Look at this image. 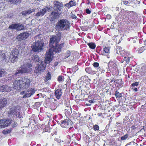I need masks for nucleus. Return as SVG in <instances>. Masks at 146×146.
<instances>
[{
  "mask_svg": "<svg viewBox=\"0 0 146 146\" xmlns=\"http://www.w3.org/2000/svg\"><path fill=\"white\" fill-rule=\"evenodd\" d=\"M31 81L27 77L21 78L15 80L13 83V88L15 89H25L30 85Z\"/></svg>",
  "mask_w": 146,
  "mask_h": 146,
  "instance_id": "f257e3e1",
  "label": "nucleus"
},
{
  "mask_svg": "<svg viewBox=\"0 0 146 146\" xmlns=\"http://www.w3.org/2000/svg\"><path fill=\"white\" fill-rule=\"evenodd\" d=\"M52 52L50 54L49 53H46V56H45V62L44 61L40 62L36 66L35 70V72L36 74H39L41 72H42L45 70L46 67V64H48L52 61Z\"/></svg>",
  "mask_w": 146,
  "mask_h": 146,
  "instance_id": "f03ea898",
  "label": "nucleus"
},
{
  "mask_svg": "<svg viewBox=\"0 0 146 146\" xmlns=\"http://www.w3.org/2000/svg\"><path fill=\"white\" fill-rule=\"evenodd\" d=\"M70 23L66 19H62L58 22L56 26V30L62 31L67 30L70 27Z\"/></svg>",
  "mask_w": 146,
  "mask_h": 146,
  "instance_id": "7ed1b4c3",
  "label": "nucleus"
},
{
  "mask_svg": "<svg viewBox=\"0 0 146 146\" xmlns=\"http://www.w3.org/2000/svg\"><path fill=\"white\" fill-rule=\"evenodd\" d=\"M44 43L42 41H37L33 43L32 45L31 48L32 50L34 52H39L42 50V47Z\"/></svg>",
  "mask_w": 146,
  "mask_h": 146,
  "instance_id": "20e7f679",
  "label": "nucleus"
},
{
  "mask_svg": "<svg viewBox=\"0 0 146 146\" xmlns=\"http://www.w3.org/2000/svg\"><path fill=\"white\" fill-rule=\"evenodd\" d=\"M19 54V51L18 50L13 49L10 54L9 59H11V61L14 63L17 60V58Z\"/></svg>",
  "mask_w": 146,
  "mask_h": 146,
  "instance_id": "39448f33",
  "label": "nucleus"
},
{
  "mask_svg": "<svg viewBox=\"0 0 146 146\" xmlns=\"http://www.w3.org/2000/svg\"><path fill=\"white\" fill-rule=\"evenodd\" d=\"M64 43H62L61 44H56L55 48L52 47H51L49 49V50L48 52H46V53L48 52L50 54V53L52 52V58L53 54V51L56 53L60 52L61 51L62 48L64 46Z\"/></svg>",
  "mask_w": 146,
  "mask_h": 146,
  "instance_id": "423d86ee",
  "label": "nucleus"
},
{
  "mask_svg": "<svg viewBox=\"0 0 146 146\" xmlns=\"http://www.w3.org/2000/svg\"><path fill=\"white\" fill-rule=\"evenodd\" d=\"M54 9L57 11V12L55 13L57 15L60 14L62 12V4L57 1H55L54 2Z\"/></svg>",
  "mask_w": 146,
  "mask_h": 146,
  "instance_id": "0eeeda50",
  "label": "nucleus"
},
{
  "mask_svg": "<svg viewBox=\"0 0 146 146\" xmlns=\"http://www.w3.org/2000/svg\"><path fill=\"white\" fill-rule=\"evenodd\" d=\"M35 91L36 90L35 89L31 88L28 90L26 92H22L20 93V94L21 95L24 94L23 98H26L30 97L31 95L34 94Z\"/></svg>",
  "mask_w": 146,
  "mask_h": 146,
  "instance_id": "6e6552de",
  "label": "nucleus"
},
{
  "mask_svg": "<svg viewBox=\"0 0 146 146\" xmlns=\"http://www.w3.org/2000/svg\"><path fill=\"white\" fill-rule=\"evenodd\" d=\"M50 7H46L40 10L37 13L35 16L37 17H41L43 16L45 13L47 12H49Z\"/></svg>",
  "mask_w": 146,
  "mask_h": 146,
  "instance_id": "1a4fd4ad",
  "label": "nucleus"
},
{
  "mask_svg": "<svg viewBox=\"0 0 146 146\" xmlns=\"http://www.w3.org/2000/svg\"><path fill=\"white\" fill-rule=\"evenodd\" d=\"M61 38V34L60 33L58 34V35L56 36H53L50 39V42L49 44L50 47H52V44L55 42H56V43L59 42Z\"/></svg>",
  "mask_w": 146,
  "mask_h": 146,
  "instance_id": "9d476101",
  "label": "nucleus"
},
{
  "mask_svg": "<svg viewBox=\"0 0 146 146\" xmlns=\"http://www.w3.org/2000/svg\"><path fill=\"white\" fill-rule=\"evenodd\" d=\"M29 36V34L28 32H25L21 33L18 35L17 38L19 41L26 39Z\"/></svg>",
  "mask_w": 146,
  "mask_h": 146,
  "instance_id": "9b49d317",
  "label": "nucleus"
},
{
  "mask_svg": "<svg viewBox=\"0 0 146 146\" xmlns=\"http://www.w3.org/2000/svg\"><path fill=\"white\" fill-rule=\"evenodd\" d=\"M30 65L28 67V68L27 70H24V68H23L22 69V70H21V68H20L19 69L17 70V71L16 72V73L15 74V75L16 76H19L21 75L23 73H28L29 72L30 70Z\"/></svg>",
  "mask_w": 146,
  "mask_h": 146,
  "instance_id": "f8f14e48",
  "label": "nucleus"
},
{
  "mask_svg": "<svg viewBox=\"0 0 146 146\" xmlns=\"http://www.w3.org/2000/svg\"><path fill=\"white\" fill-rule=\"evenodd\" d=\"M23 26L19 24H12L9 27V28L10 29H16L17 30H21L23 29Z\"/></svg>",
  "mask_w": 146,
  "mask_h": 146,
  "instance_id": "ddd939ff",
  "label": "nucleus"
},
{
  "mask_svg": "<svg viewBox=\"0 0 146 146\" xmlns=\"http://www.w3.org/2000/svg\"><path fill=\"white\" fill-rule=\"evenodd\" d=\"M103 48V51L102 54V55L108 56L110 53V47L104 46Z\"/></svg>",
  "mask_w": 146,
  "mask_h": 146,
  "instance_id": "4468645a",
  "label": "nucleus"
},
{
  "mask_svg": "<svg viewBox=\"0 0 146 146\" xmlns=\"http://www.w3.org/2000/svg\"><path fill=\"white\" fill-rule=\"evenodd\" d=\"M7 103L6 99L3 98L0 100V110L5 106Z\"/></svg>",
  "mask_w": 146,
  "mask_h": 146,
  "instance_id": "2eb2a0df",
  "label": "nucleus"
},
{
  "mask_svg": "<svg viewBox=\"0 0 146 146\" xmlns=\"http://www.w3.org/2000/svg\"><path fill=\"white\" fill-rule=\"evenodd\" d=\"M35 8H33L27 10L23 11L22 12V14L23 15H28L31 13L32 12H35Z\"/></svg>",
  "mask_w": 146,
  "mask_h": 146,
  "instance_id": "dca6fc26",
  "label": "nucleus"
},
{
  "mask_svg": "<svg viewBox=\"0 0 146 146\" xmlns=\"http://www.w3.org/2000/svg\"><path fill=\"white\" fill-rule=\"evenodd\" d=\"M12 121L9 119L5 120L3 119V128H5L8 126L11 123H12Z\"/></svg>",
  "mask_w": 146,
  "mask_h": 146,
  "instance_id": "f3484780",
  "label": "nucleus"
},
{
  "mask_svg": "<svg viewBox=\"0 0 146 146\" xmlns=\"http://www.w3.org/2000/svg\"><path fill=\"white\" fill-rule=\"evenodd\" d=\"M69 123L68 120L61 121L60 125L63 127L68 128L69 127Z\"/></svg>",
  "mask_w": 146,
  "mask_h": 146,
  "instance_id": "a211bd4d",
  "label": "nucleus"
},
{
  "mask_svg": "<svg viewBox=\"0 0 146 146\" xmlns=\"http://www.w3.org/2000/svg\"><path fill=\"white\" fill-rule=\"evenodd\" d=\"M32 59L34 61L36 62H38V63L41 61H44V60H42L40 58H39L38 56L36 54H34L33 57H32Z\"/></svg>",
  "mask_w": 146,
  "mask_h": 146,
  "instance_id": "6ab92c4d",
  "label": "nucleus"
},
{
  "mask_svg": "<svg viewBox=\"0 0 146 146\" xmlns=\"http://www.w3.org/2000/svg\"><path fill=\"white\" fill-rule=\"evenodd\" d=\"M62 94V93L60 90H57L55 91V95L56 98L58 99H59L60 98Z\"/></svg>",
  "mask_w": 146,
  "mask_h": 146,
  "instance_id": "aec40b11",
  "label": "nucleus"
},
{
  "mask_svg": "<svg viewBox=\"0 0 146 146\" xmlns=\"http://www.w3.org/2000/svg\"><path fill=\"white\" fill-rule=\"evenodd\" d=\"M75 3L72 1H70L68 3H67L65 5L66 7L69 8L73 6H75Z\"/></svg>",
  "mask_w": 146,
  "mask_h": 146,
  "instance_id": "412c9836",
  "label": "nucleus"
},
{
  "mask_svg": "<svg viewBox=\"0 0 146 146\" xmlns=\"http://www.w3.org/2000/svg\"><path fill=\"white\" fill-rule=\"evenodd\" d=\"M17 109H15V108L13 107H12L9 110V113L10 114H15L16 113V110Z\"/></svg>",
  "mask_w": 146,
  "mask_h": 146,
  "instance_id": "4be33fe9",
  "label": "nucleus"
},
{
  "mask_svg": "<svg viewBox=\"0 0 146 146\" xmlns=\"http://www.w3.org/2000/svg\"><path fill=\"white\" fill-rule=\"evenodd\" d=\"M11 3L17 4L19 3L21 1V0H8Z\"/></svg>",
  "mask_w": 146,
  "mask_h": 146,
  "instance_id": "5701e85b",
  "label": "nucleus"
},
{
  "mask_svg": "<svg viewBox=\"0 0 146 146\" xmlns=\"http://www.w3.org/2000/svg\"><path fill=\"white\" fill-rule=\"evenodd\" d=\"M97 71L96 70H93L92 71V73L93 74H96L97 73V72H98L99 73H102V72L101 71V69L100 68V67H98L96 69Z\"/></svg>",
  "mask_w": 146,
  "mask_h": 146,
  "instance_id": "b1692460",
  "label": "nucleus"
},
{
  "mask_svg": "<svg viewBox=\"0 0 146 146\" xmlns=\"http://www.w3.org/2000/svg\"><path fill=\"white\" fill-rule=\"evenodd\" d=\"M16 110V115L17 117H18L19 118H20L21 117V114L20 113V110L19 109H17Z\"/></svg>",
  "mask_w": 146,
  "mask_h": 146,
  "instance_id": "393cba45",
  "label": "nucleus"
},
{
  "mask_svg": "<svg viewBox=\"0 0 146 146\" xmlns=\"http://www.w3.org/2000/svg\"><path fill=\"white\" fill-rule=\"evenodd\" d=\"M5 86V92H9L12 90L13 88L12 87H10V86L8 85Z\"/></svg>",
  "mask_w": 146,
  "mask_h": 146,
  "instance_id": "a878e982",
  "label": "nucleus"
},
{
  "mask_svg": "<svg viewBox=\"0 0 146 146\" xmlns=\"http://www.w3.org/2000/svg\"><path fill=\"white\" fill-rule=\"evenodd\" d=\"M29 65H30V71H29V72H30V70H31V68H30V67H31V64H28L27 65H24V66H23L21 68H20L21 70H22V69L23 68H24V70H27V69H28V67L29 66Z\"/></svg>",
  "mask_w": 146,
  "mask_h": 146,
  "instance_id": "bb28decb",
  "label": "nucleus"
},
{
  "mask_svg": "<svg viewBox=\"0 0 146 146\" xmlns=\"http://www.w3.org/2000/svg\"><path fill=\"white\" fill-rule=\"evenodd\" d=\"M70 55V52L69 51H67L64 54V58H68Z\"/></svg>",
  "mask_w": 146,
  "mask_h": 146,
  "instance_id": "cd10ccee",
  "label": "nucleus"
},
{
  "mask_svg": "<svg viewBox=\"0 0 146 146\" xmlns=\"http://www.w3.org/2000/svg\"><path fill=\"white\" fill-rule=\"evenodd\" d=\"M5 74V72L3 69H1L0 70V77L3 76Z\"/></svg>",
  "mask_w": 146,
  "mask_h": 146,
  "instance_id": "c85d7f7f",
  "label": "nucleus"
},
{
  "mask_svg": "<svg viewBox=\"0 0 146 146\" xmlns=\"http://www.w3.org/2000/svg\"><path fill=\"white\" fill-rule=\"evenodd\" d=\"M51 75L50 73L48 72L46 75L45 80L47 81L50 79Z\"/></svg>",
  "mask_w": 146,
  "mask_h": 146,
  "instance_id": "c756f323",
  "label": "nucleus"
},
{
  "mask_svg": "<svg viewBox=\"0 0 146 146\" xmlns=\"http://www.w3.org/2000/svg\"><path fill=\"white\" fill-rule=\"evenodd\" d=\"M88 46L92 49H94L96 47L95 44L93 43H90L88 44Z\"/></svg>",
  "mask_w": 146,
  "mask_h": 146,
  "instance_id": "7c9ffc66",
  "label": "nucleus"
},
{
  "mask_svg": "<svg viewBox=\"0 0 146 146\" xmlns=\"http://www.w3.org/2000/svg\"><path fill=\"white\" fill-rule=\"evenodd\" d=\"M5 91V86L3 85L0 87V91L3 92H6Z\"/></svg>",
  "mask_w": 146,
  "mask_h": 146,
  "instance_id": "2f4dec72",
  "label": "nucleus"
},
{
  "mask_svg": "<svg viewBox=\"0 0 146 146\" xmlns=\"http://www.w3.org/2000/svg\"><path fill=\"white\" fill-rule=\"evenodd\" d=\"M10 132L11 130L9 129L4 130L3 131V133L5 134L9 133H10Z\"/></svg>",
  "mask_w": 146,
  "mask_h": 146,
  "instance_id": "473e14b6",
  "label": "nucleus"
},
{
  "mask_svg": "<svg viewBox=\"0 0 146 146\" xmlns=\"http://www.w3.org/2000/svg\"><path fill=\"white\" fill-rule=\"evenodd\" d=\"M116 97H121V93H119L118 91H116L115 94Z\"/></svg>",
  "mask_w": 146,
  "mask_h": 146,
  "instance_id": "72a5a7b5",
  "label": "nucleus"
},
{
  "mask_svg": "<svg viewBox=\"0 0 146 146\" xmlns=\"http://www.w3.org/2000/svg\"><path fill=\"white\" fill-rule=\"evenodd\" d=\"M58 80L59 82L62 81L64 80V77L61 76H59L58 77Z\"/></svg>",
  "mask_w": 146,
  "mask_h": 146,
  "instance_id": "f704fd0d",
  "label": "nucleus"
},
{
  "mask_svg": "<svg viewBox=\"0 0 146 146\" xmlns=\"http://www.w3.org/2000/svg\"><path fill=\"white\" fill-rule=\"evenodd\" d=\"M128 135L127 134H125V135H124L123 136H122L121 137V139L122 140H125L128 137Z\"/></svg>",
  "mask_w": 146,
  "mask_h": 146,
  "instance_id": "c9c22d12",
  "label": "nucleus"
},
{
  "mask_svg": "<svg viewBox=\"0 0 146 146\" xmlns=\"http://www.w3.org/2000/svg\"><path fill=\"white\" fill-rule=\"evenodd\" d=\"M93 128L94 129L95 131L98 130L99 129V127L98 125H95L93 126Z\"/></svg>",
  "mask_w": 146,
  "mask_h": 146,
  "instance_id": "e433bc0d",
  "label": "nucleus"
},
{
  "mask_svg": "<svg viewBox=\"0 0 146 146\" xmlns=\"http://www.w3.org/2000/svg\"><path fill=\"white\" fill-rule=\"evenodd\" d=\"M3 119L0 120V129L3 128Z\"/></svg>",
  "mask_w": 146,
  "mask_h": 146,
  "instance_id": "4c0bfd02",
  "label": "nucleus"
},
{
  "mask_svg": "<svg viewBox=\"0 0 146 146\" xmlns=\"http://www.w3.org/2000/svg\"><path fill=\"white\" fill-rule=\"evenodd\" d=\"M93 66L95 67H97L99 66V64L97 62H95L93 64Z\"/></svg>",
  "mask_w": 146,
  "mask_h": 146,
  "instance_id": "58836bf2",
  "label": "nucleus"
},
{
  "mask_svg": "<svg viewBox=\"0 0 146 146\" xmlns=\"http://www.w3.org/2000/svg\"><path fill=\"white\" fill-rule=\"evenodd\" d=\"M70 16L72 19H73L76 18V16L72 13L70 14Z\"/></svg>",
  "mask_w": 146,
  "mask_h": 146,
  "instance_id": "ea45409f",
  "label": "nucleus"
},
{
  "mask_svg": "<svg viewBox=\"0 0 146 146\" xmlns=\"http://www.w3.org/2000/svg\"><path fill=\"white\" fill-rule=\"evenodd\" d=\"M138 82H136L135 83H133L132 84V86H137L138 84Z\"/></svg>",
  "mask_w": 146,
  "mask_h": 146,
  "instance_id": "a19ab883",
  "label": "nucleus"
},
{
  "mask_svg": "<svg viewBox=\"0 0 146 146\" xmlns=\"http://www.w3.org/2000/svg\"><path fill=\"white\" fill-rule=\"evenodd\" d=\"M86 13L88 14H89L91 13V11L88 9L86 10Z\"/></svg>",
  "mask_w": 146,
  "mask_h": 146,
  "instance_id": "79ce46f5",
  "label": "nucleus"
},
{
  "mask_svg": "<svg viewBox=\"0 0 146 146\" xmlns=\"http://www.w3.org/2000/svg\"><path fill=\"white\" fill-rule=\"evenodd\" d=\"M111 65H113L114 66H115V64L114 62H111V63H110L108 64V66L109 67H110V66Z\"/></svg>",
  "mask_w": 146,
  "mask_h": 146,
  "instance_id": "37998d69",
  "label": "nucleus"
},
{
  "mask_svg": "<svg viewBox=\"0 0 146 146\" xmlns=\"http://www.w3.org/2000/svg\"><path fill=\"white\" fill-rule=\"evenodd\" d=\"M119 52L120 53V54H121L122 55H123V54H125V51L124 50H121V51H119Z\"/></svg>",
  "mask_w": 146,
  "mask_h": 146,
  "instance_id": "c03bdc74",
  "label": "nucleus"
},
{
  "mask_svg": "<svg viewBox=\"0 0 146 146\" xmlns=\"http://www.w3.org/2000/svg\"><path fill=\"white\" fill-rule=\"evenodd\" d=\"M106 17L107 19H110L111 18V15H107Z\"/></svg>",
  "mask_w": 146,
  "mask_h": 146,
  "instance_id": "a18cd8bd",
  "label": "nucleus"
},
{
  "mask_svg": "<svg viewBox=\"0 0 146 146\" xmlns=\"http://www.w3.org/2000/svg\"><path fill=\"white\" fill-rule=\"evenodd\" d=\"M128 2L127 1H123V3L124 4L126 5L128 4Z\"/></svg>",
  "mask_w": 146,
  "mask_h": 146,
  "instance_id": "49530a36",
  "label": "nucleus"
},
{
  "mask_svg": "<svg viewBox=\"0 0 146 146\" xmlns=\"http://www.w3.org/2000/svg\"><path fill=\"white\" fill-rule=\"evenodd\" d=\"M98 115L99 116H100L102 115V113H98Z\"/></svg>",
  "mask_w": 146,
  "mask_h": 146,
  "instance_id": "de8ad7c7",
  "label": "nucleus"
},
{
  "mask_svg": "<svg viewBox=\"0 0 146 146\" xmlns=\"http://www.w3.org/2000/svg\"><path fill=\"white\" fill-rule=\"evenodd\" d=\"M89 102L90 103H94L93 101L92 100H90Z\"/></svg>",
  "mask_w": 146,
  "mask_h": 146,
  "instance_id": "09e8293b",
  "label": "nucleus"
},
{
  "mask_svg": "<svg viewBox=\"0 0 146 146\" xmlns=\"http://www.w3.org/2000/svg\"><path fill=\"white\" fill-rule=\"evenodd\" d=\"M134 91L135 92H136L137 91V88H135L134 89Z\"/></svg>",
  "mask_w": 146,
  "mask_h": 146,
  "instance_id": "8fccbe9b",
  "label": "nucleus"
},
{
  "mask_svg": "<svg viewBox=\"0 0 146 146\" xmlns=\"http://www.w3.org/2000/svg\"><path fill=\"white\" fill-rule=\"evenodd\" d=\"M125 60H126L125 59ZM129 58H128V59H127V60H127V62H129Z\"/></svg>",
  "mask_w": 146,
  "mask_h": 146,
  "instance_id": "3c124183",
  "label": "nucleus"
},
{
  "mask_svg": "<svg viewBox=\"0 0 146 146\" xmlns=\"http://www.w3.org/2000/svg\"><path fill=\"white\" fill-rule=\"evenodd\" d=\"M101 73H98L97 74V76H99V74H101Z\"/></svg>",
  "mask_w": 146,
  "mask_h": 146,
  "instance_id": "603ef678",
  "label": "nucleus"
},
{
  "mask_svg": "<svg viewBox=\"0 0 146 146\" xmlns=\"http://www.w3.org/2000/svg\"><path fill=\"white\" fill-rule=\"evenodd\" d=\"M86 105H87V106H90V104H86Z\"/></svg>",
  "mask_w": 146,
  "mask_h": 146,
  "instance_id": "864d4df0",
  "label": "nucleus"
},
{
  "mask_svg": "<svg viewBox=\"0 0 146 146\" xmlns=\"http://www.w3.org/2000/svg\"><path fill=\"white\" fill-rule=\"evenodd\" d=\"M15 123V124H14V125H13V127H15V125H16V123Z\"/></svg>",
  "mask_w": 146,
  "mask_h": 146,
  "instance_id": "5fc2aeb1",
  "label": "nucleus"
},
{
  "mask_svg": "<svg viewBox=\"0 0 146 146\" xmlns=\"http://www.w3.org/2000/svg\"><path fill=\"white\" fill-rule=\"evenodd\" d=\"M57 64H58V63H57L56 64V65H55V66H56V65H57Z\"/></svg>",
  "mask_w": 146,
  "mask_h": 146,
  "instance_id": "6e6d98bb",
  "label": "nucleus"
},
{
  "mask_svg": "<svg viewBox=\"0 0 146 146\" xmlns=\"http://www.w3.org/2000/svg\"><path fill=\"white\" fill-rule=\"evenodd\" d=\"M1 52L0 51V55H1Z\"/></svg>",
  "mask_w": 146,
  "mask_h": 146,
  "instance_id": "4d7b16f0",
  "label": "nucleus"
},
{
  "mask_svg": "<svg viewBox=\"0 0 146 146\" xmlns=\"http://www.w3.org/2000/svg\"><path fill=\"white\" fill-rule=\"evenodd\" d=\"M54 13L53 12H52L51 13L52 14H53Z\"/></svg>",
  "mask_w": 146,
  "mask_h": 146,
  "instance_id": "13d9d810",
  "label": "nucleus"
},
{
  "mask_svg": "<svg viewBox=\"0 0 146 146\" xmlns=\"http://www.w3.org/2000/svg\"><path fill=\"white\" fill-rule=\"evenodd\" d=\"M113 67H111V68H112Z\"/></svg>",
  "mask_w": 146,
  "mask_h": 146,
  "instance_id": "bf43d9fd",
  "label": "nucleus"
},
{
  "mask_svg": "<svg viewBox=\"0 0 146 146\" xmlns=\"http://www.w3.org/2000/svg\"><path fill=\"white\" fill-rule=\"evenodd\" d=\"M126 58L125 57V59Z\"/></svg>",
  "mask_w": 146,
  "mask_h": 146,
  "instance_id": "052dcab7",
  "label": "nucleus"
},
{
  "mask_svg": "<svg viewBox=\"0 0 146 146\" xmlns=\"http://www.w3.org/2000/svg\"><path fill=\"white\" fill-rule=\"evenodd\" d=\"M1 23V22H0V23Z\"/></svg>",
  "mask_w": 146,
  "mask_h": 146,
  "instance_id": "680f3d73",
  "label": "nucleus"
},
{
  "mask_svg": "<svg viewBox=\"0 0 146 146\" xmlns=\"http://www.w3.org/2000/svg\"><path fill=\"white\" fill-rule=\"evenodd\" d=\"M87 70V68H86V70Z\"/></svg>",
  "mask_w": 146,
  "mask_h": 146,
  "instance_id": "e2e57ef3",
  "label": "nucleus"
}]
</instances>
